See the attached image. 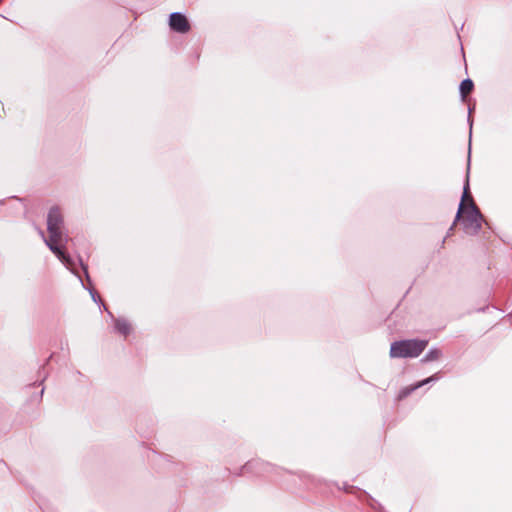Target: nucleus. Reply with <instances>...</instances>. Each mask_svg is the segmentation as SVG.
Returning <instances> with one entry per match:
<instances>
[{
    "label": "nucleus",
    "mask_w": 512,
    "mask_h": 512,
    "mask_svg": "<svg viewBox=\"0 0 512 512\" xmlns=\"http://www.w3.org/2000/svg\"><path fill=\"white\" fill-rule=\"evenodd\" d=\"M62 224L63 216L60 209L58 207L51 208L47 219L49 237L45 240V243L63 263L69 266L71 264L70 257L66 254L65 248L60 245L62 242Z\"/></svg>",
    "instance_id": "nucleus-1"
},
{
    "label": "nucleus",
    "mask_w": 512,
    "mask_h": 512,
    "mask_svg": "<svg viewBox=\"0 0 512 512\" xmlns=\"http://www.w3.org/2000/svg\"><path fill=\"white\" fill-rule=\"evenodd\" d=\"M456 220L460 221L467 233H476L482 225V215L467 190L464 191Z\"/></svg>",
    "instance_id": "nucleus-2"
},
{
    "label": "nucleus",
    "mask_w": 512,
    "mask_h": 512,
    "mask_svg": "<svg viewBox=\"0 0 512 512\" xmlns=\"http://www.w3.org/2000/svg\"><path fill=\"white\" fill-rule=\"evenodd\" d=\"M426 347L427 342L423 340H404L393 343L390 352H422Z\"/></svg>",
    "instance_id": "nucleus-3"
},
{
    "label": "nucleus",
    "mask_w": 512,
    "mask_h": 512,
    "mask_svg": "<svg viewBox=\"0 0 512 512\" xmlns=\"http://www.w3.org/2000/svg\"><path fill=\"white\" fill-rule=\"evenodd\" d=\"M169 25L172 30L179 33H186L190 30L187 18L180 13H173L170 15Z\"/></svg>",
    "instance_id": "nucleus-4"
},
{
    "label": "nucleus",
    "mask_w": 512,
    "mask_h": 512,
    "mask_svg": "<svg viewBox=\"0 0 512 512\" xmlns=\"http://www.w3.org/2000/svg\"><path fill=\"white\" fill-rule=\"evenodd\" d=\"M437 379V376L436 375H433L431 377H428L427 379H424L414 385H411V386H408L406 388H404L398 395V399L401 400L405 397H407L411 392L415 391L416 389L424 386L425 384H428L430 383L431 381H434Z\"/></svg>",
    "instance_id": "nucleus-5"
},
{
    "label": "nucleus",
    "mask_w": 512,
    "mask_h": 512,
    "mask_svg": "<svg viewBox=\"0 0 512 512\" xmlns=\"http://www.w3.org/2000/svg\"><path fill=\"white\" fill-rule=\"evenodd\" d=\"M474 84L470 79H465L460 84V93L463 99H465L473 90Z\"/></svg>",
    "instance_id": "nucleus-6"
},
{
    "label": "nucleus",
    "mask_w": 512,
    "mask_h": 512,
    "mask_svg": "<svg viewBox=\"0 0 512 512\" xmlns=\"http://www.w3.org/2000/svg\"><path fill=\"white\" fill-rule=\"evenodd\" d=\"M116 329L119 333L127 335L131 331V326L125 321H118L116 323Z\"/></svg>",
    "instance_id": "nucleus-7"
},
{
    "label": "nucleus",
    "mask_w": 512,
    "mask_h": 512,
    "mask_svg": "<svg viewBox=\"0 0 512 512\" xmlns=\"http://www.w3.org/2000/svg\"><path fill=\"white\" fill-rule=\"evenodd\" d=\"M393 356H418V353L415 354H392Z\"/></svg>",
    "instance_id": "nucleus-8"
}]
</instances>
